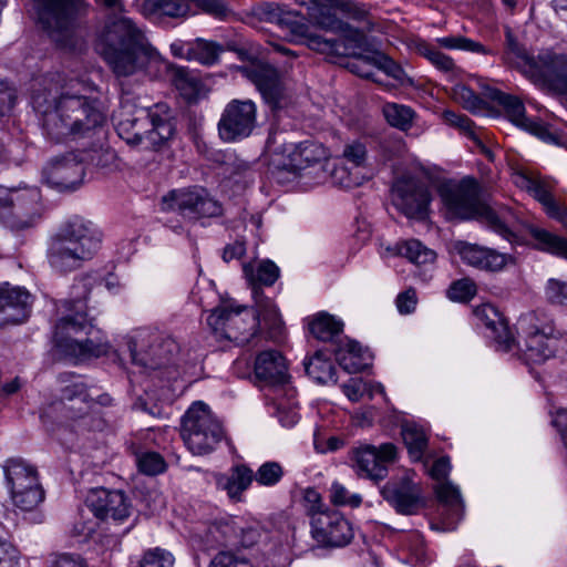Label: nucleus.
<instances>
[{
    "label": "nucleus",
    "mask_w": 567,
    "mask_h": 567,
    "mask_svg": "<svg viewBox=\"0 0 567 567\" xmlns=\"http://www.w3.org/2000/svg\"><path fill=\"white\" fill-rule=\"evenodd\" d=\"M239 522L233 517H223L213 522L207 528V538L212 543L237 546Z\"/></svg>",
    "instance_id": "ea45409f"
},
{
    "label": "nucleus",
    "mask_w": 567,
    "mask_h": 567,
    "mask_svg": "<svg viewBox=\"0 0 567 567\" xmlns=\"http://www.w3.org/2000/svg\"><path fill=\"white\" fill-rule=\"evenodd\" d=\"M256 378L272 384L288 381V367L285 357L277 350L261 351L255 360Z\"/></svg>",
    "instance_id": "f704fd0d"
},
{
    "label": "nucleus",
    "mask_w": 567,
    "mask_h": 567,
    "mask_svg": "<svg viewBox=\"0 0 567 567\" xmlns=\"http://www.w3.org/2000/svg\"><path fill=\"white\" fill-rule=\"evenodd\" d=\"M343 330V322L327 312H319L309 321V331L318 340L336 341Z\"/></svg>",
    "instance_id": "58836bf2"
},
{
    "label": "nucleus",
    "mask_w": 567,
    "mask_h": 567,
    "mask_svg": "<svg viewBox=\"0 0 567 567\" xmlns=\"http://www.w3.org/2000/svg\"><path fill=\"white\" fill-rule=\"evenodd\" d=\"M90 83L50 73L32 84L31 103L45 135L55 141L86 136L106 122L105 99L89 95Z\"/></svg>",
    "instance_id": "f257e3e1"
},
{
    "label": "nucleus",
    "mask_w": 567,
    "mask_h": 567,
    "mask_svg": "<svg viewBox=\"0 0 567 567\" xmlns=\"http://www.w3.org/2000/svg\"><path fill=\"white\" fill-rule=\"evenodd\" d=\"M176 348L173 340H164L157 332L143 329L128 342L132 362L145 368L155 369L165 363L167 352Z\"/></svg>",
    "instance_id": "4be33fe9"
},
{
    "label": "nucleus",
    "mask_w": 567,
    "mask_h": 567,
    "mask_svg": "<svg viewBox=\"0 0 567 567\" xmlns=\"http://www.w3.org/2000/svg\"><path fill=\"white\" fill-rule=\"evenodd\" d=\"M305 506L307 508L308 514L311 519L317 513H324L326 509H322L323 503L320 493L312 487H309L305 491L303 494Z\"/></svg>",
    "instance_id": "774afa93"
},
{
    "label": "nucleus",
    "mask_w": 567,
    "mask_h": 567,
    "mask_svg": "<svg viewBox=\"0 0 567 567\" xmlns=\"http://www.w3.org/2000/svg\"><path fill=\"white\" fill-rule=\"evenodd\" d=\"M257 125V106L251 100L234 99L225 106L218 122V133L225 142H236L251 135Z\"/></svg>",
    "instance_id": "dca6fc26"
},
{
    "label": "nucleus",
    "mask_w": 567,
    "mask_h": 567,
    "mask_svg": "<svg viewBox=\"0 0 567 567\" xmlns=\"http://www.w3.org/2000/svg\"><path fill=\"white\" fill-rule=\"evenodd\" d=\"M458 254L468 266L486 271H499L513 260L509 255L472 244H461Z\"/></svg>",
    "instance_id": "2f4dec72"
},
{
    "label": "nucleus",
    "mask_w": 567,
    "mask_h": 567,
    "mask_svg": "<svg viewBox=\"0 0 567 567\" xmlns=\"http://www.w3.org/2000/svg\"><path fill=\"white\" fill-rule=\"evenodd\" d=\"M403 442L414 461H421L427 447V436L424 430L414 424H408L402 429Z\"/></svg>",
    "instance_id": "a18cd8bd"
},
{
    "label": "nucleus",
    "mask_w": 567,
    "mask_h": 567,
    "mask_svg": "<svg viewBox=\"0 0 567 567\" xmlns=\"http://www.w3.org/2000/svg\"><path fill=\"white\" fill-rule=\"evenodd\" d=\"M533 54H529L525 48L517 41L511 28H505V51L503 59L506 63L516 68L525 75V63L530 64Z\"/></svg>",
    "instance_id": "79ce46f5"
},
{
    "label": "nucleus",
    "mask_w": 567,
    "mask_h": 567,
    "mask_svg": "<svg viewBox=\"0 0 567 567\" xmlns=\"http://www.w3.org/2000/svg\"><path fill=\"white\" fill-rule=\"evenodd\" d=\"M386 122L401 131H408L414 118V111L406 105L398 103H385L382 107Z\"/></svg>",
    "instance_id": "3c124183"
},
{
    "label": "nucleus",
    "mask_w": 567,
    "mask_h": 567,
    "mask_svg": "<svg viewBox=\"0 0 567 567\" xmlns=\"http://www.w3.org/2000/svg\"><path fill=\"white\" fill-rule=\"evenodd\" d=\"M69 315L60 318L54 328L56 348L69 358L78 361L99 358L109 352L110 344L104 332L96 328L83 312L79 293L75 299L64 301Z\"/></svg>",
    "instance_id": "20e7f679"
},
{
    "label": "nucleus",
    "mask_w": 567,
    "mask_h": 567,
    "mask_svg": "<svg viewBox=\"0 0 567 567\" xmlns=\"http://www.w3.org/2000/svg\"><path fill=\"white\" fill-rule=\"evenodd\" d=\"M181 436L192 454L206 455L223 441L225 431L207 404L195 402L183 416Z\"/></svg>",
    "instance_id": "6e6552de"
},
{
    "label": "nucleus",
    "mask_w": 567,
    "mask_h": 567,
    "mask_svg": "<svg viewBox=\"0 0 567 567\" xmlns=\"http://www.w3.org/2000/svg\"><path fill=\"white\" fill-rule=\"evenodd\" d=\"M514 184L526 190L539 202L547 215L567 228V208L557 203L553 196L555 184L551 178L528 169H517L513 173Z\"/></svg>",
    "instance_id": "a211bd4d"
},
{
    "label": "nucleus",
    "mask_w": 567,
    "mask_h": 567,
    "mask_svg": "<svg viewBox=\"0 0 567 567\" xmlns=\"http://www.w3.org/2000/svg\"><path fill=\"white\" fill-rule=\"evenodd\" d=\"M11 499L23 512L35 509L45 497L37 468L23 460H10L4 466Z\"/></svg>",
    "instance_id": "f8f14e48"
},
{
    "label": "nucleus",
    "mask_w": 567,
    "mask_h": 567,
    "mask_svg": "<svg viewBox=\"0 0 567 567\" xmlns=\"http://www.w3.org/2000/svg\"><path fill=\"white\" fill-rule=\"evenodd\" d=\"M435 493L439 501L449 508L456 520L461 519L464 504L458 487L451 482H443L436 485Z\"/></svg>",
    "instance_id": "8fccbe9b"
},
{
    "label": "nucleus",
    "mask_w": 567,
    "mask_h": 567,
    "mask_svg": "<svg viewBox=\"0 0 567 567\" xmlns=\"http://www.w3.org/2000/svg\"><path fill=\"white\" fill-rule=\"evenodd\" d=\"M140 472L146 475H157L165 471V461L157 452H142L136 455Z\"/></svg>",
    "instance_id": "6e6d98bb"
},
{
    "label": "nucleus",
    "mask_w": 567,
    "mask_h": 567,
    "mask_svg": "<svg viewBox=\"0 0 567 567\" xmlns=\"http://www.w3.org/2000/svg\"><path fill=\"white\" fill-rule=\"evenodd\" d=\"M38 22L61 47H68L78 19L86 11L84 0H34Z\"/></svg>",
    "instance_id": "9b49d317"
},
{
    "label": "nucleus",
    "mask_w": 567,
    "mask_h": 567,
    "mask_svg": "<svg viewBox=\"0 0 567 567\" xmlns=\"http://www.w3.org/2000/svg\"><path fill=\"white\" fill-rule=\"evenodd\" d=\"M174 84L181 95L188 102H196L205 94V84L202 80L183 69L176 72Z\"/></svg>",
    "instance_id": "37998d69"
},
{
    "label": "nucleus",
    "mask_w": 567,
    "mask_h": 567,
    "mask_svg": "<svg viewBox=\"0 0 567 567\" xmlns=\"http://www.w3.org/2000/svg\"><path fill=\"white\" fill-rule=\"evenodd\" d=\"M207 323L216 336L239 344L249 343L259 331L271 340L257 309L256 313H252L245 307L223 305L210 312Z\"/></svg>",
    "instance_id": "1a4fd4ad"
},
{
    "label": "nucleus",
    "mask_w": 567,
    "mask_h": 567,
    "mask_svg": "<svg viewBox=\"0 0 567 567\" xmlns=\"http://www.w3.org/2000/svg\"><path fill=\"white\" fill-rule=\"evenodd\" d=\"M16 101V90L0 78V116L8 114L13 109Z\"/></svg>",
    "instance_id": "338daca9"
},
{
    "label": "nucleus",
    "mask_w": 567,
    "mask_h": 567,
    "mask_svg": "<svg viewBox=\"0 0 567 567\" xmlns=\"http://www.w3.org/2000/svg\"><path fill=\"white\" fill-rule=\"evenodd\" d=\"M300 6L309 10V17L321 28H333L336 21L330 14L333 0H296Z\"/></svg>",
    "instance_id": "603ef678"
},
{
    "label": "nucleus",
    "mask_w": 567,
    "mask_h": 567,
    "mask_svg": "<svg viewBox=\"0 0 567 567\" xmlns=\"http://www.w3.org/2000/svg\"><path fill=\"white\" fill-rule=\"evenodd\" d=\"M414 475L413 472H404L386 482L381 489L383 498L399 514L414 515L425 504L422 487L414 482Z\"/></svg>",
    "instance_id": "aec40b11"
},
{
    "label": "nucleus",
    "mask_w": 567,
    "mask_h": 567,
    "mask_svg": "<svg viewBox=\"0 0 567 567\" xmlns=\"http://www.w3.org/2000/svg\"><path fill=\"white\" fill-rule=\"evenodd\" d=\"M48 567H87V565L78 554L62 553L52 555Z\"/></svg>",
    "instance_id": "69168bd1"
},
{
    "label": "nucleus",
    "mask_w": 567,
    "mask_h": 567,
    "mask_svg": "<svg viewBox=\"0 0 567 567\" xmlns=\"http://www.w3.org/2000/svg\"><path fill=\"white\" fill-rule=\"evenodd\" d=\"M40 216L38 188H7L0 186V220L12 229H24Z\"/></svg>",
    "instance_id": "ddd939ff"
},
{
    "label": "nucleus",
    "mask_w": 567,
    "mask_h": 567,
    "mask_svg": "<svg viewBox=\"0 0 567 567\" xmlns=\"http://www.w3.org/2000/svg\"><path fill=\"white\" fill-rule=\"evenodd\" d=\"M439 195L446 208L449 218H481L492 230L509 243L518 245L523 243L520 237L483 202L481 187L474 178L464 177L461 181H445L439 186Z\"/></svg>",
    "instance_id": "39448f33"
},
{
    "label": "nucleus",
    "mask_w": 567,
    "mask_h": 567,
    "mask_svg": "<svg viewBox=\"0 0 567 567\" xmlns=\"http://www.w3.org/2000/svg\"><path fill=\"white\" fill-rule=\"evenodd\" d=\"M116 130L127 144L145 150H158L175 133L172 112L166 104L161 103L138 111L132 118L121 120Z\"/></svg>",
    "instance_id": "0eeeda50"
},
{
    "label": "nucleus",
    "mask_w": 567,
    "mask_h": 567,
    "mask_svg": "<svg viewBox=\"0 0 567 567\" xmlns=\"http://www.w3.org/2000/svg\"><path fill=\"white\" fill-rule=\"evenodd\" d=\"M89 511L97 518L114 525L127 522L133 515V506L121 491L95 488L86 496Z\"/></svg>",
    "instance_id": "412c9836"
},
{
    "label": "nucleus",
    "mask_w": 567,
    "mask_h": 567,
    "mask_svg": "<svg viewBox=\"0 0 567 567\" xmlns=\"http://www.w3.org/2000/svg\"><path fill=\"white\" fill-rule=\"evenodd\" d=\"M164 200L169 208L188 218L216 217L221 214V205L203 188L173 190Z\"/></svg>",
    "instance_id": "5701e85b"
},
{
    "label": "nucleus",
    "mask_w": 567,
    "mask_h": 567,
    "mask_svg": "<svg viewBox=\"0 0 567 567\" xmlns=\"http://www.w3.org/2000/svg\"><path fill=\"white\" fill-rule=\"evenodd\" d=\"M489 97L503 107L509 120L517 126L524 127L542 138L549 135L542 124L534 123L526 117L524 103L517 96L494 89L491 90Z\"/></svg>",
    "instance_id": "72a5a7b5"
},
{
    "label": "nucleus",
    "mask_w": 567,
    "mask_h": 567,
    "mask_svg": "<svg viewBox=\"0 0 567 567\" xmlns=\"http://www.w3.org/2000/svg\"><path fill=\"white\" fill-rule=\"evenodd\" d=\"M443 118L447 124L457 127L464 135L470 137L476 146L480 147L481 152L492 159V152L483 144L475 131L474 123L466 115L457 114L453 111H445Z\"/></svg>",
    "instance_id": "de8ad7c7"
},
{
    "label": "nucleus",
    "mask_w": 567,
    "mask_h": 567,
    "mask_svg": "<svg viewBox=\"0 0 567 567\" xmlns=\"http://www.w3.org/2000/svg\"><path fill=\"white\" fill-rule=\"evenodd\" d=\"M473 315L477 324L486 329V337L495 342L498 350L507 352L513 349L514 336L495 306L483 303L474 308Z\"/></svg>",
    "instance_id": "a878e982"
},
{
    "label": "nucleus",
    "mask_w": 567,
    "mask_h": 567,
    "mask_svg": "<svg viewBox=\"0 0 567 567\" xmlns=\"http://www.w3.org/2000/svg\"><path fill=\"white\" fill-rule=\"evenodd\" d=\"M439 43L446 49H458L463 51L474 52L478 54H494L491 49H487L482 43L476 42L472 39L456 35V37H444L437 40Z\"/></svg>",
    "instance_id": "5fc2aeb1"
},
{
    "label": "nucleus",
    "mask_w": 567,
    "mask_h": 567,
    "mask_svg": "<svg viewBox=\"0 0 567 567\" xmlns=\"http://www.w3.org/2000/svg\"><path fill=\"white\" fill-rule=\"evenodd\" d=\"M270 20L276 22L277 25L285 32L289 42L296 44H306L309 49L319 53H339V43L326 39L318 34L309 32L307 23L302 21L298 13L293 11H285L277 7L270 12Z\"/></svg>",
    "instance_id": "2eb2a0df"
},
{
    "label": "nucleus",
    "mask_w": 567,
    "mask_h": 567,
    "mask_svg": "<svg viewBox=\"0 0 567 567\" xmlns=\"http://www.w3.org/2000/svg\"><path fill=\"white\" fill-rule=\"evenodd\" d=\"M245 278L251 287L255 306L264 323L268 328L272 341L281 340L284 336V321L275 302L264 295L261 286H272L279 277V268L270 260L259 262L257 266L245 264L243 266Z\"/></svg>",
    "instance_id": "9d476101"
},
{
    "label": "nucleus",
    "mask_w": 567,
    "mask_h": 567,
    "mask_svg": "<svg viewBox=\"0 0 567 567\" xmlns=\"http://www.w3.org/2000/svg\"><path fill=\"white\" fill-rule=\"evenodd\" d=\"M254 481V472L245 464L231 466L228 473L216 476V485L235 502L241 501L245 491Z\"/></svg>",
    "instance_id": "c9c22d12"
},
{
    "label": "nucleus",
    "mask_w": 567,
    "mask_h": 567,
    "mask_svg": "<svg viewBox=\"0 0 567 567\" xmlns=\"http://www.w3.org/2000/svg\"><path fill=\"white\" fill-rule=\"evenodd\" d=\"M547 298L558 305H567V282L549 279L546 286Z\"/></svg>",
    "instance_id": "0e129e2a"
},
{
    "label": "nucleus",
    "mask_w": 567,
    "mask_h": 567,
    "mask_svg": "<svg viewBox=\"0 0 567 567\" xmlns=\"http://www.w3.org/2000/svg\"><path fill=\"white\" fill-rule=\"evenodd\" d=\"M343 158L354 167H363L367 163V147L360 142L347 144L343 148Z\"/></svg>",
    "instance_id": "e2e57ef3"
},
{
    "label": "nucleus",
    "mask_w": 567,
    "mask_h": 567,
    "mask_svg": "<svg viewBox=\"0 0 567 567\" xmlns=\"http://www.w3.org/2000/svg\"><path fill=\"white\" fill-rule=\"evenodd\" d=\"M31 295L6 284L0 287V327L23 322L30 315Z\"/></svg>",
    "instance_id": "cd10ccee"
},
{
    "label": "nucleus",
    "mask_w": 567,
    "mask_h": 567,
    "mask_svg": "<svg viewBox=\"0 0 567 567\" xmlns=\"http://www.w3.org/2000/svg\"><path fill=\"white\" fill-rule=\"evenodd\" d=\"M330 501L337 506L358 507L362 497L359 494H350L342 484L334 482L330 487Z\"/></svg>",
    "instance_id": "052dcab7"
},
{
    "label": "nucleus",
    "mask_w": 567,
    "mask_h": 567,
    "mask_svg": "<svg viewBox=\"0 0 567 567\" xmlns=\"http://www.w3.org/2000/svg\"><path fill=\"white\" fill-rule=\"evenodd\" d=\"M525 78L540 87L567 93V54L543 49L525 63Z\"/></svg>",
    "instance_id": "4468645a"
},
{
    "label": "nucleus",
    "mask_w": 567,
    "mask_h": 567,
    "mask_svg": "<svg viewBox=\"0 0 567 567\" xmlns=\"http://www.w3.org/2000/svg\"><path fill=\"white\" fill-rule=\"evenodd\" d=\"M223 51L219 43L202 38L190 41L177 39L171 43V52L175 58L196 61L203 65L215 64Z\"/></svg>",
    "instance_id": "7c9ffc66"
},
{
    "label": "nucleus",
    "mask_w": 567,
    "mask_h": 567,
    "mask_svg": "<svg viewBox=\"0 0 567 567\" xmlns=\"http://www.w3.org/2000/svg\"><path fill=\"white\" fill-rule=\"evenodd\" d=\"M284 152L288 155V165L296 174H300L301 171L320 164L323 159L328 158L326 147L316 141L287 144L284 147Z\"/></svg>",
    "instance_id": "473e14b6"
},
{
    "label": "nucleus",
    "mask_w": 567,
    "mask_h": 567,
    "mask_svg": "<svg viewBox=\"0 0 567 567\" xmlns=\"http://www.w3.org/2000/svg\"><path fill=\"white\" fill-rule=\"evenodd\" d=\"M358 61L363 64L374 65L400 83H403L405 80L406 75L404 70L394 60L382 52L377 51L372 54L360 55Z\"/></svg>",
    "instance_id": "49530a36"
},
{
    "label": "nucleus",
    "mask_w": 567,
    "mask_h": 567,
    "mask_svg": "<svg viewBox=\"0 0 567 567\" xmlns=\"http://www.w3.org/2000/svg\"><path fill=\"white\" fill-rule=\"evenodd\" d=\"M311 525V537L320 547H343L351 543L354 533L351 523L338 511L317 513Z\"/></svg>",
    "instance_id": "6ab92c4d"
},
{
    "label": "nucleus",
    "mask_w": 567,
    "mask_h": 567,
    "mask_svg": "<svg viewBox=\"0 0 567 567\" xmlns=\"http://www.w3.org/2000/svg\"><path fill=\"white\" fill-rule=\"evenodd\" d=\"M333 20L336 21V24L333 28H326L327 30H334L339 29L342 31L343 34V41L336 40V42L339 43V53H327L328 55H353L357 56V61L351 63V70L360 75L361 78L371 79L374 82H380V80L377 78L375 73L369 70H363L358 65V63H361L358 61L359 55H357L355 50L361 51H368L369 50V40L364 32L353 29L348 24H343L341 21L337 20L333 17ZM334 41V39H332Z\"/></svg>",
    "instance_id": "c85d7f7f"
},
{
    "label": "nucleus",
    "mask_w": 567,
    "mask_h": 567,
    "mask_svg": "<svg viewBox=\"0 0 567 567\" xmlns=\"http://www.w3.org/2000/svg\"><path fill=\"white\" fill-rule=\"evenodd\" d=\"M421 52L437 70L451 74L455 72L456 65L453 59L436 48L425 45L422 48Z\"/></svg>",
    "instance_id": "bf43d9fd"
},
{
    "label": "nucleus",
    "mask_w": 567,
    "mask_h": 567,
    "mask_svg": "<svg viewBox=\"0 0 567 567\" xmlns=\"http://www.w3.org/2000/svg\"><path fill=\"white\" fill-rule=\"evenodd\" d=\"M339 365L349 373H358L371 363V354L357 341L346 340L334 350Z\"/></svg>",
    "instance_id": "e433bc0d"
},
{
    "label": "nucleus",
    "mask_w": 567,
    "mask_h": 567,
    "mask_svg": "<svg viewBox=\"0 0 567 567\" xmlns=\"http://www.w3.org/2000/svg\"><path fill=\"white\" fill-rule=\"evenodd\" d=\"M97 50L117 76L151 73L162 62L159 53L148 43L142 30L126 17L106 23Z\"/></svg>",
    "instance_id": "f03ea898"
},
{
    "label": "nucleus",
    "mask_w": 567,
    "mask_h": 567,
    "mask_svg": "<svg viewBox=\"0 0 567 567\" xmlns=\"http://www.w3.org/2000/svg\"><path fill=\"white\" fill-rule=\"evenodd\" d=\"M528 230L535 249L567 259V238L534 226Z\"/></svg>",
    "instance_id": "4c0bfd02"
},
{
    "label": "nucleus",
    "mask_w": 567,
    "mask_h": 567,
    "mask_svg": "<svg viewBox=\"0 0 567 567\" xmlns=\"http://www.w3.org/2000/svg\"><path fill=\"white\" fill-rule=\"evenodd\" d=\"M247 78L256 85L266 103L280 109L285 99V86L278 71L269 64H255L246 69Z\"/></svg>",
    "instance_id": "bb28decb"
},
{
    "label": "nucleus",
    "mask_w": 567,
    "mask_h": 567,
    "mask_svg": "<svg viewBox=\"0 0 567 567\" xmlns=\"http://www.w3.org/2000/svg\"><path fill=\"white\" fill-rule=\"evenodd\" d=\"M60 403L68 419L86 421L91 419L92 399L83 380L74 378L61 388Z\"/></svg>",
    "instance_id": "c756f323"
},
{
    "label": "nucleus",
    "mask_w": 567,
    "mask_h": 567,
    "mask_svg": "<svg viewBox=\"0 0 567 567\" xmlns=\"http://www.w3.org/2000/svg\"><path fill=\"white\" fill-rule=\"evenodd\" d=\"M102 244V234L89 219L72 216L52 237L48 248L50 266L58 272L76 270L91 260Z\"/></svg>",
    "instance_id": "7ed1b4c3"
},
{
    "label": "nucleus",
    "mask_w": 567,
    "mask_h": 567,
    "mask_svg": "<svg viewBox=\"0 0 567 567\" xmlns=\"http://www.w3.org/2000/svg\"><path fill=\"white\" fill-rule=\"evenodd\" d=\"M393 203L409 218L425 219L432 197L429 187L414 178H401L395 182Z\"/></svg>",
    "instance_id": "b1692460"
},
{
    "label": "nucleus",
    "mask_w": 567,
    "mask_h": 567,
    "mask_svg": "<svg viewBox=\"0 0 567 567\" xmlns=\"http://www.w3.org/2000/svg\"><path fill=\"white\" fill-rule=\"evenodd\" d=\"M396 454L393 443H383L380 446L360 444L352 447L350 461L360 477L378 482L386 477L388 464L395 461Z\"/></svg>",
    "instance_id": "f3484780"
},
{
    "label": "nucleus",
    "mask_w": 567,
    "mask_h": 567,
    "mask_svg": "<svg viewBox=\"0 0 567 567\" xmlns=\"http://www.w3.org/2000/svg\"><path fill=\"white\" fill-rule=\"evenodd\" d=\"M516 332L513 348L517 347L527 364H543L567 349V334L544 312L523 313L516 322Z\"/></svg>",
    "instance_id": "423d86ee"
},
{
    "label": "nucleus",
    "mask_w": 567,
    "mask_h": 567,
    "mask_svg": "<svg viewBox=\"0 0 567 567\" xmlns=\"http://www.w3.org/2000/svg\"><path fill=\"white\" fill-rule=\"evenodd\" d=\"M84 167L75 155L52 159L43 169L45 182L59 190H73L82 184Z\"/></svg>",
    "instance_id": "393cba45"
},
{
    "label": "nucleus",
    "mask_w": 567,
    "mask_h": 567,
    "mask_svg": "<svg viewBox=\"0 0 567 567\" xmlns=\"http://www.w3.org/2000/svg\"><path fill=\"white\" fill-rule=\"evenodd\" d=\"M307 374L319 384L337 383L336 368L332 361L321 351L305 362Z\"/></svg>",
    "instance_id": "a19ab883"
},
{
    "label": "nucleus",
    "mask_w": 567,
    "mask_h": 567,
    "mask_svg": "<svg viewBox=\"0 0 567 567\" xmlns=\"http://www.w3.org/2000/svg\"><path fill=\"white\" fill-rule=\"evenodd\" d=\"M395 254L408 258L415 265L433 264L436 259L434 250L424 246L420 240L410 239L395 246Z\"/></svg>",
    "instance_id": "c03bdc74"
},
{
    "label": "nucleus",
    "mask_w": 567,
    "mask_h": 567,
    "mask_svg": "<svg viewBox=\"0 0 567 567\" xmlns=\"http://www.w3.org/2000/svg\"><path fill=\"white\" fill-rule=\"evenodd\" d=\"M25 145L20 140L0 130V162L19 165L24 159Z\"/></svg>",
    "instance_id": "09e8293b"
},
{
    "label": "nucleus",
    "mask_w": 567,
    "mask_h": 567,
    "mask_svg": "<svg viewBox=\"0 0 567 567\" xmlns=\"http://www.w3.org/2000/svg\"><path fill=\"white\" fill-rule=\"evenodd\" d=\"M196 7L215 19L224 20L230 14V9L221 0H192Z\"/></svg>",
    "instance_id": "680f3d73"
},
{
    "label": "nucleus",
    "mask_w": 567,
    "mask_h": 567,
    "mask_svg": "<svg viewBox=\"0 0 567 567\" xmlns=\"http://www.w3.org/2000/svg\"><path fill=\"white\" fill-rule=\"evenodd\" d=\"M174 563L175 558L168 550L156 547L143 554L138 567H174Z\"/></svg>",
    "instance_id": "13d9d810"
},
{
    "label": "nucleus",
    "mask_w": 567,
    "mask_h": 567,
    "mask_svg": "<svg viewBox=\"0 0 567 567\" xmlns=\"http://www.w3.org/2000/svg\"><path fill=\"white\" fill-rule=\"evenodd\" d=\"M476 285L470 278L455 280L449 287L446 295L452 301L467 302L476 295Z\"/></svg>",
    "instance_id": "4d7b16f0"
},
{
    "label": "nucleus",
    "mask_w": 567,
    "mask_h": 567,
    "mask_svg": "<svg viewBox=\"0 0 567 567\" xmlns=\"http://www.w3.org/2000/svg\"><path fill=\"white\" fill-rule=\"evenodd\" d=\"M284 474L285 471L280 463L268 461L254 473V480L261 486L271 487L281 481Z\"/></svg>",
    "instance_id": "864d4df0"
}]
</instances>
